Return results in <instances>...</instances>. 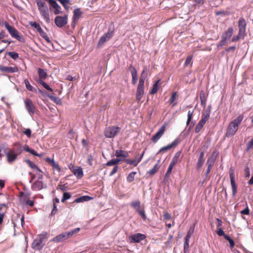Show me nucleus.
I'll return each mask as SVG.
<instances>
[{
  "label": "nucleus",
  "instance_id": "48",
  "mask_svg": "<svg viewBox=\"0 0 253 253\" xmlns=\"http://www.w3.org/2000/svg\"><path fill=\"white\" fill-rule=\"evenodd\" d=\"M225 239L229 242L230 247L231 248H233L235 246V243L233 240H232L228 235H225Z\"/></svg>",
  "mask_w": 253,
  "mask_h": 253
},
{
  "label": "nucleus",
  "instance_id": "23",
  "mask_svg": "<svg viewBox=\"0 0 253 253\" xmlns=\"http://www.w3.org/2000/svg\"><path fill=\"white\" fill-rule=\"evenodd\" d=\"M82 14V12L80 10V8L76 9L73 11V21H72V25L74 24V26L75 25L76 22L78 21L80 17Z\"/></svg>",
  "mask_w": 253,
  "mask_h": 253
},
{
  "label": "nucleus",
  "instance_id": "39",
  "mask_svg": "<svg viewBox=\"0 0 253 253\" xmlns=\"http://www.w3.org/2000/svg\"><path fill=\"white\" fill-rule=\"evenodd\" d=\"M136 174V172L132 171L130 172L126 178L128 182H131L134 180V176Z\"/></svg>",
  "mask_w": 253,
  "mask_h": 253
},
{
  "label": "nucleus",
  "instance_id": "17",
  "mask_svg": "<svg viewBox=\"0 0 253 253\" xmlns=\"http://www.w3.org/2000/svg\"><path fill=\"white\" fill-rule=\"evenodd\" d=\"M146 236L141 233H136L130 235L129 237V240L130 243H139L146 238Z\"/></svg>",
  "mask_w": 253,
  "mask_h": 253
},
{
  "label": "nucleus",
  "instance_id": "8",
  "mask_svg": "<svg viewBox=\"0 0 253 253\" xmlns=\"http://www.w3.org/2000/svg\"><path fill=\"white\" fill-rule=\"evenodd\" d=\"M46 235V233H43L39 235L38 237L33 241L32 245V248L34 249L37 250H41L44 245L42 242L44 241Z\"/></svg>",
  "mask_w": 253,
  "mask_h": 253
},
{
  "label": "nucleus",
  "instance_id": "45",
  "mask_svg": "<svg viewBox=\"0 0 253 253\" xmlns=\"http://www.w3.org/2000/svg\"><path fill=\"white\" fill-rule=\"evenodd\" d=\"M58 1H59L62 5L64 7V8L66 9H69V6L68 4L70 3V0H57Z\"/></svg>",
  "mask_w": 253,
  "mask_h": 253
},
{
  "label": "nucleus",
  "instance_id": "21",
  "mask_svg": "<svg viewBox=\"0 0 253 253\" xmlns=\"http://www.w3.org/2000/svg\"><path fill=\"white\" fill-rule=\"evenodd\" d=\"M180 142V140L179 138H176L175 139L171 144L166 146H164L160 149L159 150V153L167 151L170 149H171L173 147H175L177 146Z\"/></svg>",
  "mask_w": 253,
  "mask_h": 253
},
{
  "label": "nucleus",
  "instance_id": "46",
  "mask_svg": "<svg viewBox=\"0 0 253 253\" xmlns=\"http://www.w3.org/2000/svg\"><path fill=\"white\" fill-rule=\"evenodd\" d=\"M30 25L32 27L36 29L38 32L42 29L40 25L36 22H30Z\"/></svg>",
  "mask_w": 253,
  "mask_h": 253
},
{
  "label": "nucleus",
  "instance_id": "60",
  "mask_svg": "<svg viewBox=\"0 0 253 253\" xmlns=\"http://www.w3.org/2000/svg\"><path fill=\"white\" fill-rule=\"evenodd\" d=\"M253 149V138L247 144V150Z\"/></svg>",
  "mask_w": 253,
  "mask_h": 253
},
{
  "label": "nucleus",
  "instance_id": "37",
  "mask_svg": "<svg viewBox=\"0 0 253 253\" xmlns=\"http://www.w3.org/2000/svg\"><path fill=\"white\" fill-rule=\"evenodd\" d=\"M40 35L48 43L51 42L50 40L46 33L42 29V28L38 32Z\"/></svg>",
  "mask_w": 253,
  "mask_h": 253
},
{
  "label": "nucleus",
  "instance_id": "63",
  "mask_svg": "<svg viewBox=\"0 0 253 253\" xmlns=\"http://www.w3.org/2000/svg\"><path fill=\"white\" fill-rule=\"evenodd\" d=\"M139 212H138V214L142 217L144 220L146 219V215L145 213L144 209L142 210V211H139Z\"/></svg>",
  "mask_w": 253,
  "mask_h": 253
},
{
  "label": "nucleus",
  "instance_id": "50",
  "mask_svg": "<svg viewBox=\"0 0 253 253\" xmlns=\"http://www.w3.org/2000/svg\"><path fill=\"white\" fill-rule=\"evenodd\" d=\"M173 167H174L173 166H172V165L169 164V168L168 169V170L165 174V178L169 177L170 174H171V173L172 172V170Z\"/></svg>",
  "mask_w": 253,
  "mask_h": 253
},
{
  "label": "nucleus",
  "instance_id": "6",
  "mask_svg": "<svg viewBox=\"0 0 253 253\" xmlns=\"http://www.w3.org/2000/svg\"><path fill=\"white\" fill-rule=\"evenodd\" d=\"M3 24L12 38L16 39L20 42H25L24 38L19 35L18 31L14 27L10 26L7 22H4Z\"/></svg>",
  "mask_w": 253,
  "mask_h": 253
},
{
  "label": "nucleus",
  "instance_id": "12",
  "mask_svg": "<svg viewBox=\"0 0 253 253\" xmlns=\"http://www.w3.org/2000/svg\"><path fill=\"white\" fill-rule=\"evenodd\" d=\"M73 235V232H66L55 237L52 241L55 243L61 242L69 238Z\"/></svg>",
  "mask_w": 253,
  "mask_h": 253
},
{
  "label": "nucleus",
  "instance_id": "44",
  "mask_svg": "<svg viewBox=\"0 0 253 253\" xmlns=\"http://www.w3.org/2000/svg\"><path fill=\"white\" fill-rule=\"evenodd\" d=\"M47 96L51 100H52L53 101H54L55 103H56L57 104H59V103H61V100L60 99V98L57 97H56V96H55L52 95H50V94L47 95Z\"/></svg>",
  "mask_w": 253,
  "mask_h": 253
},
{
  "label": "nucleus",
  "instance_id": "33",
  "mask_svg": "<svg viewBox=\"0 0 253 253\" xmlns=\"http://www.w3.org/2000/svg\"><path fill=\"white\" fill-rule=\"evenodd\" d=\"M141 161V158H139L138 160H130L126 159L125 162L129 165H133L134 167H136L138 163Z\"/></svg>",
  "mask_w": 253,
  "mask_h": 253
},
{
  "label": "nucleus",
  "instance_id": "20",
  "mask_svg": "<svg viewBox=\"0 0 253 253\" xmlns=\"http://www.w3.org/2000/svg\"><path fill=\"white\" fill-rule=\"evenodd\" d=\"M218 155V152L216 150L214 151L212 153L211 156L207 160V164L208 166H209V167H213Z\"/></svg>",
  "mask_w": 253,
  "mask_h": 253
},
{
  "label": "nucleus",
  "instance_id": "53",
  "mask_svg": "<svg viewBox=\"0 0 253 253\" xmlns=\"http://www.w3.org/2000/svg\"><path fill=\"white\" fill-rule=\"evenodd\" d=\"M192 56H188L187 58L186 59V60L184 63V66H188L190 63H192Z\"/></svg>",
  "mask_w": 253,
  "mask_h": 253
},
{
  "label": "nucleus",
  "instance_id": "1",
  "mask_svg": "<svg viewBox=\"0 0 253 253\" xmlns=\"http://www.w3.org/2000/svg\"><path fill=\"white\" fill-rule=\"evenodd\" d=\"M243 118V114L240 115L229 123L225 134L227 137H231L236 134Z\"/></svg>",
  "mask_w": 253,
  "mask_h": 253
},
{
  "label": "nucleus",
  "instance_id": "7",
  "mask_svg": "<svg viewBox=\"0 0 253 253\" xmlns=\"http://www.w3.org/2000/svg\"><path fill=\"white\" fill-rule=\"evenodd\" d=\"M234 33V29L233 27L228 28L227 30L224 31L221 36V40L219 42L218 44V47L222 46L224 45L227 41H228L231 37L232 36Z\"/></svg>",
  "mask_w": 253,
  "mask_h": 253
},
{
  "label": "nucleus",
  "instance_id": "13",
  "mask_svg": "<svg viewBox=\"0 0 253 253\" xmlns=\"http://www.w3.org/2000/svg\"><path fill=\"white\" fill-rule=\"evenodd\" d=\"M246 26L247 23L245 19L243 17L240 18L238 22V33L246 36Z\"/></svg>",
  "mask_w": 253,
  "mask_h": 253
},
{
  "label": "nucleus",
  "instance_id": "34",
  "mask_svg": "<svg viewBox=\"0 0 253 253\" xmlns=\"http://www.w3.org/2000/svg\"><path fill=\"white\" fill-rule=\"evenodd\" d=\"M177 97V92H174L172 93L169 99V103L172 105V106L173 107L177 105V102L175 101Z\"/></svg>",
  "mask_w": 253,
  "mask_h": 253
},
{
  "label": "nucleus",
  "instance_id": "15",
  "mask_svg": "<svg viewBox=\"0 0 253 253\" xmlns=\"http://www.w3.org/2000/svg\"><path fill=\"white\" fill-rule=\"evenodd\" d=\"M167 125H163L159 130L157 132V133L153 136L151 138V141L154 143H156L162 136L166 131Z\"/></svg>",
  "mask_w": 253,
  "mask_h": 253
},
{
  "label": "nucleus",
  "instance_id": "28",
  "mask_svg": "<svg viewBox=\"0 0 253 253\" xmlns=\"http://www.w3.org/2000/svg\"><path fill=\"white\" fill-rule=\"evenodd\" d=\"M205 162V159H204V152H201L198 158L197 167V169H200L202 166L203 165Z\"/></svg>",
  "mask_w": 253,
  "mask_h": 253
},
{
  "label": "nucleus",
  "instance_id": "27",
  "mask_svg": "<svg viewBox=\"0 0 253 253\" xmlns=\"http://www.w3.org/2000/svg\"><path fill=\"white\" fill-rule=\"evenodd\" d=\"M11 150L13 151L14 153L18 156H19L23 151L22 145L18 143H15L14 144V148Z\"/></svg>",
  "mask_w": 253,
  "mask_h": 253
},
{
  "label": "nucleus",
  "instance_id": "55",
  "mask_svg": "<svg viewBox=\"0 0 253 253\" xmlns=\"http://www.w3.org/2000/svg\"><path fill=\"white\" fill-rule=\"evenodd\" d=\"M23 133L25 134L28 138H30L31 136V130L30 128H26L24 131H23Z\"/></svg>",
  "mask_w": 253,
  "mask_h": 253
},
{
  "label": "nucleus",
  "instance_id": "43",
  "mask_svg": "<svg viewBox=\"0 0 253 253\" xmlns=\"http://www.w3.org/2000/svg\"><path fill=\"white\" fill-rule=\"evenodd\" d=\"M205 125L204 124L202 123L201 122H199V123L196 125L195 128V131L196 133H199L201 130L202 129L203 126Z\"/></svg>",
  "mask_w": 253,
  "mask_h": 253
},
{
  "label": "nucleus",
  "instance_id": "49",
  "mask_svg": "<svg viewBox=\"0 0 253 253\" xmlns=\"http://www.w3.org/2000/svg\"><path fill=\"white\" fill-rule=\"evenodd\" d=\"M246 208L245 209L241 211H240V213H241V214H242L243 215H249L250 214V210L249 209L248 204L247 202L246 203Z\"/></svg>",
  "mask_w": 253,
  "mask_h": 253
},
{
  "label": "nucleus",
  "instance_id": "40",
  "mask_svg": "<svg viewBox=\"0 0 253 253\" xmlns=\"http://www.w3.org/2000/svg\"><path fill=\"white\" fill-rule=\"evenodd\" d=\"M159 166H158V164H156L153 167V169H150L148 172V173L150 175H153L154 174H155L157 171L159 169Z\"/></svg>",
  "mask_w": 253,
  "mask_h": 253
},
{
  "label": "nucleus",
  "instance_id": "4",
  "mask_svg": "<svg viewBox=\"0 0 253 253\" xmlns=\"http://www.w3.org/2000/svg\"><path fill=\"white\" fill-rule=\"evenodd\" d=\"M115 31V27L113 24H112L109 26L108 28V32L104 34L99 39L97 47H100L104 43L109 41L113 36Z\"/></svg>",
  "mask_w": 253,
  "mask_h": 253
},
{
  "label": "nucleus",
  "instance_id": "62",
  "mask_svg": "<svg viewBox=\"0 0 253 253\" xmlns=\"http://www.w3.org/2000/svg\"><path fill=\"white\" fill-rule=\"evenodd\" d=\"M29 153H30L31 154H32L34 156H38L39 157H41L42 156V154H39L37 153L34 149H30Z\"/></svg>",
  "mask_w": 253,
  "mask_h": 253
},
{
  "label": "nucleus",
  "instance_id": "36",
  "mask_svg": "<svg viewBox=\"0 0 253 253\" xmlns=\"http://www.w3.org/2000/svg\"><path fill=\"white\" fill-rule=\"evenodd\" d=\"M24 83L27 90L34 92H37V90L31 85L30 82L27 79L24 80Z\"/></svg>",
  "mask_w": 253,
  "mask_h": 253
},
{
  "label": "nucleus",
  "instance_id": "32",
  "mask_svg": "<svg viewBox=\"0 0 253 253\" xmlns=\"http://www.w3.org/2000/svg\"><path fill=\"white\" fill-rule=\"evenodd\" d=\"M181 154L180 151L177 152L174 157H173L170 163V165H172V166L174 167L176 164H177L178 162L179 158Z\"/></svg>",
  "mask_w": 253,
  "mask_h": 253
},
{
  "label": "nucleus",
  "instance_id": "35",
  "mask_svg": "<svg viewBox=\"0 0 253 253\" xmlns=\"http://www.w3.org/2000/svg\"><path fill=\"white\" fill-rule=\"evenodd\" d=\"M160 80H158L153 85L151 90L150 92L151 94H154L158 91L159 89V84L160 82Z\"/></svg>",
  "mask_w": 253,
  "mask_h": 253
},
{
  "label": "nucleus",
  "instance_id": "25",
  "mask_svg": "<svg viewBox=\"0 0 253 253\" xmlns=\"http://www.w3.org/2000/svg\"><path fill=\"white\" fill-rule=\"evenodd\" d=\"M130 69L132 76V84L135 85L136 84L137 80V71L135 68L131 65L130 66Z\"/></svg>",
  "mask_w": 253,
  "mask_h": 253
},
{
  "label": "nucleus",
  "instance_id": "47",
  "mask_svg": "<svg viewBox=\"0 0 253 253\" xmlns=\"http://www.w3.org/2000/svg\"><path fill=\"white\" fill-rule=\"evenodd\" d=\"M71 197V195L70 193L69 192H65L63 193V197L61 199V202L62 203H64L67 200L69 199Z\"/></svg>",
  "mask_w": 253,
  "mask_h": 253
},
{
  "label": "nucleus",
  "instance_id": "26",
  "mask_svg": "<svg viewBox=\"0 0 253 253\" xmlns=\"http://www.w3.org/2000/svg\"><path fill=\"white\" fill-rule=\"evenodd\" d=\"M24 162L27 164V165L30 167L33 170H35L37 172H42L41 169L33 162L28 159H25Z\"/></svg>",
  "mask_w": 253,
  "mask_h": 253
},
{
  "label": "nucleus",
  "instance_id": "41",
  "mask_svg": "<svg viewBox=\"0 0 253 253\" xmlns=\"http://www.w3.org/2000/svg\"><path fill=\"white\" fill-rule=\"evenodd\" d=\"M245 36L240 34L238 33L237 35L234 36L232 38V42H236L238 41L240 39H244L245 38Z\"/></svg>",
  "mask_w": 253,
  "mask_h": 253
},
{
  "label": "nucleus",
  "instance_id": "61",
  "mask_svg": "<svg viewBox=\"0 0 253 253\" xmlns=\"http://www.w3.org/2000/svg\"><path fill=\"white\" fill-rule=\"evenodd\" d=\"M105 165L106 166H108V167H110V166H113V165H116V164H115V161L114 160V159H112L110 161H108L106 164Z\"/></svg>",
  "mask_w": 253,
  "mask_h": 253
},
{
  "label": "nucleus",
  "instance_id": "10",
  "mask_svg": "<svg viewBox=\"0 0 253 253\" xmlns=\"http://www.w3.org/2000/svg\"><path fill=\"white\" fill-rule=\"evenodd\" d=\"M229 174L232 187V195L234 197L237 193V186L235 181V169L234 167H230L229 170Z\"/></svg>",
  "mask_w": 253,
  "mask_h": 253
},
{
  "label": "nucleus",
  "instance_id": "54",
  "mask_svg": "<svg viewBox=\"0 0 253 253\" xmlns=\"http://www.w3.org/2000/svg\"><path fill=\"white\" fill-rule=\"evenodd\" d=\"M189 240H185L184 244V253H186L189 251Z\"/></svg>",
  "mask_w": 253,
  "mask_h": 253
},
{
  "label": "nucleus",
  "instance_id": "24",
  "mask_svg": "<svg viewBox=\"0 0 253 253\" xmlns=\"http://www.w3.org/2000/svg\"><path fill=\"white\" fill-rule=\"evenodd\" d=\"M43 188H44V187L42 182L39 180L35 181L31 186L32 189L35 191L41 190Z\"/></svg>",
  "mask_w": 253,
  "mask_h": 253
},
{
  "label": "nucleus",
  "instance_id": "2",
  "mask_svg": "<svg viewBox=\"0 0 253 253\" xmlns=\"http://www.w3.org/2000/svg\"><path fill=\"white\" fill-rule=\"evenodd\" d=\"M147 68L144 67L139 78L138 84L137 87L136 99L140 101L144 94V82L146 77Z\"/></svg>",
  "mask_w": 253,
  "mask_h": 253
},
{
  "label": "nucleus",
  "instance_id": "51",
  "mask_svg": "<svg viewBox=\"0 0 253 253\" xmlns=\"http://www.w3.org/2000/svg\"><path fill=\"white\" fill-rule=\"evenodd\" d=\"M141 205L140 202L138 200L133 201L130 203V206L134 209H136Z\"/></svg>",
  "mask_w": 253,
  "mask_h": 253
},
{
  "label": "nucleus",
  "instance_id": "22",
  "mask_svg": "<svg viewBox=\"0 0 253 253\" xmlns=\"http://www.w3.org/2000/svg\"><path fill=\"white\" fill-rule=\"evenodd\" d=\"M211 114V110L210 109L204 110L202 112L201 119L200 122L202 123L205 124L206 122H207L210 118Z\"/></svg>",
  "mask_w": 253,
  "mask_h": 253
},
{
  "label": "nucleus",
  "instance_id": "56",
  "mask_svg": "<svg viewBox=\"0 0 253 253\" xmlns=\"http://www.w3.org/2000/svg\"><path fill=\"white\" fill-rule=\"evenodd\" d=\"M93 161V156L91 154L89 155L87 157V164L90 166H92Z\"/></svg>",
  "mask_w": 253,
  "mask_h": 253
},
{
  "label": "nucleus",
  "instance_id": "29",
  "mask_svg": "<svg viewBox=\"0 0 253 253\" xmlns=\"http://www.w3.org/2000/svg\"><path fill=\"white\" fill-rule=\"evenodd\" d=\"M115 156L117 158L124 157L126 158L128 156V152L123 150H117L115 151Z\"/></svg>",
  "mask_w": 253,
  "mask_h": 253
},
{
  "label": "nucleus",
  "instance_id": "3",
  "mask_svg": "<svg viewBox=\"0 0 253 253\" xmlns=\"http://www.w3.org/2000/svg\"><path fill=\"white\" fill-rule=\"evenodd\" d=\"M38 9L44 20L47 23L50 22V19L49 14V9L45 3L42 0H37Z\"/></svg>",
  "mask_w": 253,
  "mask_h": 253
},
{
  "label": "nucleus",
  "instance_id": "19",
  "mask_svg": "<svg viewBox=\"0 0 253 253\" xmlns=\"http://www.w3.org/2000/svg\"><path fill=\"white\" fill-rule=\"evenodd\" d=\"M0 71L3 73H13L18 72V68L16 66L7 67L0 65Z\"/></svg>",
  "mask_w": 253,
  "mask_h": 253
},
{
  "label": "nucleus",
  "instance_id": "38",
  "mask_svg": "<svg viewBox=\"0 0 253 253\" xmlns=\"http://www.w3.org/2000/svg\"><path fill=\"white\" fill-rule=\"evenodd\" d=\"M194 110H189L187 114V120L186 122V125L188 126L189 124L190 123V122L191 121L192 119L193 115L194 113Z\"/></svg>",
  "mask_w": 253,
  "mask_h": 253
},
{
  "label": "nucleus",
  "instance_id": "64",
  "mask_svg": "<svg viewBox=\"0 0 253 253\" xmlns=\"http://www.w3.org/2000/svg\"><path fill=\"white\" fill-rule=\"evenodd\" d=\"M57 211V207H56V205L55 203H54L53 204V209L51 211V215H54L56 212Z\"/></svg>",
  "mask_w": 253,
  "mask_h": 253
},
{
  "label": "nucleus",
  "instance_id": "14",
  "mask_svg": "<svg viewBox=\"0 0 253 253\" xmlns=\"http://www.w3.org/2000/svg\"><path fill=\"white\" fill-rule=\"evenodd\" d=\"M44 160L48 165L52 166L53 173H54L55 170H56L58 173H60L61 171V169L60 166L59 165L58 163L55 162L54 159H51L50 158H44Z\"/></svg>",
  "mask_w": 253,
  "mask_h": 253
},
{
  "label": "nucleus",
  "instance_id": "5",
  "mask_svg": "<svg viewBox=\"0 0 253 253\" xmlns=\"http://www.w3.org/2000/svg\"><path fill=\"white\" fill-rule=\"evenodd\" d=\"M38 73L39 79L38 80H36V82L42 85L47 90L53 92V89L43 81L47 78V73L43 69L40 68L38 69Z\"/></svg>",
  "mask_w": 253,
  "mask_h": 253
},
{
  "label": "nucleus",
  "instance_id": "30",
  "mask_svg": "<svg viewBox=\"0 0 253 253\" xmlns=\"http://www.w3.org/2000/svg\"><path fill=\"white\" fill-rule=\"evenodd\" d=\"M73 173L78 178H82L84 175L82 168L81 167H78L77 168H76V169H73Z\"/></svg>",
  "mask_w": 253,
  "mask_h": 253
},
{
  "label": "nucleus",
  "instance_id": "11",
  "mask_svg": "<svg viewBox=\"0 0 253 253\" xmlns=\"http://www.w3.org/2000/svg\"><path fill=\"white\" fill-rule=\"evenodd\" d=\"M24 104L26 110L31 115L34 114L36 112L37 108L30 99H26L24 100Z\"/></svg>",
  "mask_w": 253,
  "mask_h": 253
},
{
  "label": "nucleus",
  "instance_id": "57",
  "mask_svg": "<svg viewBox=\"0 0 253 253\" xmlns=\"http://www.w3.org/2000/svg\"><path fill=\"white\" fill-rule=\"evenodd\" d=\"M245 176L246 178H249L250 176V169L247 167L245 169Z\"/></svg>",
  "mask_w": 253,
  "mask_h": 253
},
{
  "label": "nucleus",
  "instance_id": "18",
  "mask_svg": "<svg viewBox=\"0 0 253 253\" xmlns=\"http://www.w3.org/2000/svg\"><path fill=\"white\" fill-rule=\"evenodd\" d=\"M5 155L6 156L7 161L9 163H11L14 162L18 157L13 151L10 149H7V151H5Z\"/></svg>",
  "mask_w": 253,
  "mask_h": 253
},
{
  "label": "nucleus",
  "instance_id": "42",
  "mask_svg": "<svg viewBox=\"0 0 253 253\" xmlns=\"http://www.w3.org/2000/svg\"><path fill=\"white\" fill-rule=\"evenodd\" d=\"M194 228L191 227L188 232L185 238V240H189L190 238H191V236L193 234L194 232Z\"/></svg>",
  "mask_w": 253,
  "mask_h": 253
},
{
  "label": "nucleus",
  "instance_id": "58",
  "mask_svg": "<svg viewBox=\"0 0 253 253\" xmlns=\"http://www.w3.org/2000/svg\"><path fill=\"white\" fill-rule=\"evenodd\" d=\"M217 234L219 236H224L225 238V235H226L225 234L224 232L221 228H219L218 230L217 231Z\"/></svg>",
  "mask_w": 253,
  "mask_h": 253
},
{
  "label": "nucleus",
  "instance_id": "9",
  "mask_svg": "<svg viewBox=\"0 0 253 253\" xmlns=\"http://www.w3.org/2000/svg\"><path fill=\"white\" fill-rule=\"evenodd\" d=\"M121 128L119 126H111L107 127L104 130V135L107 138H113L120 131Z\"/></svg>",
  "mask_w": 253,
  "mask_h": 253
},
{
  "label": "nucleus",
  "instance_id": "16",
  "mask_svg": "<svg viewBox=\"0 0 253 253\" xmlns=\"http://www.w3.org/2000/svg\"><path fill=\"white\" fill-rule=\"evenodd\" d=\"M67 21V15H64V16H57L54 19L55 24L59 28H62L66 25Z\"/></svg>",
  "mask_w": 253,
  "mask_h": 253
},
{
  "label": "nucleus",
  "instance_id": "52",
  "mask_svg": "<svg viewBox=\"0 0 253 253\" xmlns=\"http://www.w3.org/2000/svg\"><path fill=\"white\" fill-rule=\"evenodd\" d=\"M8 55L12 59L16 60L19 57V54L15 52H9Z\"/></svg>",
  "mask_w": 253,
  "mask_h": 253
},
{
  "label": "nucleus",
  "instance_id": "31",
  "mask_svg": "<svg viewBox=\"0 0 253 253\" xmlns=\"http://www.w3.org/2000/svg\"><path fill=\"white\" fill-rule=\"evenodd\" d=\"M92 199H93V198L89 196H83L75 199L74 202L79 203L85 201H88Z\"/></svg>",
  "mask_w": 253,
  "mask_h": 253
},
{
  "label": "nucleus",
  "instance_id": "59",
  "mask_svg": "<svg viewBox=\"0 0 253 253\" xmlns=\"http://www.w3.org/2000/svg\"><path fill=\"white\" fill-rule=\"evenodd\" d=\"M163 216L166 220H169L171 217L170 214L166 211L164 212Z\"/></svg>",
  "mask_w": 253,
  "mask_h": 253
}]
</instances>
